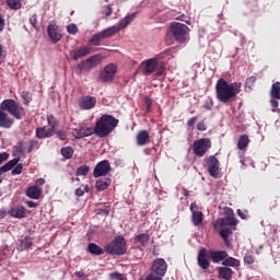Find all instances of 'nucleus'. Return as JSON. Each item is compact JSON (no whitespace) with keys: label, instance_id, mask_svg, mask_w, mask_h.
<instances>
[{"label":"nucleus","instance_id":"52","mask_svg":"<svg viewBox=\"0 0 280 280\" xmlns=\"http://www.w3.org/2000/svg\"><path fill=\"white\" fill-rule=\"evenodd\" d=\"M163 73H165V67L163 65H161L156 68L155 75L158 78H161V75H163Z\"/></svg>","mask_w":280,"mask_h":280},{"label":"nucleus","instance_id":"8","mask_svg":"<svg viewBox=\"0 0 280 280\" xmlns=\"http://www.w3.org/2000/svg\"><path fill=\"white\" fill-rule=\"evenodd\" d=\"M104 57H102L101 54H96L83 61H81L77 69L82 73V71H91V69H95V67L102 65V60Z\"/></svg>","mask_w":280,"mask_h":280},{"label":"nucleus","instance_id":"14","mask_svg":"<svg viewBox=\"0 0 280 280\" xmlns=\"http://www.w3.org/2000/svg\"><path fill=\"white\" fill-rule=\"evenodd\" d=\"M97 104V97L85 95L79 98V107L81 110H91V108H95Z\"/></svg>","mask_w":280,"mask_h":280},{"label":"nucleus","instance_id":"19","mask_svg":"<svg viewBox=\"0 0 280 280\" xmlns=\"http://www.w3.org/2000/svg\"><path fill=\"white\" fill-rule=\"evenodd\" d=\"M142 65H144V68L142 69L143 75H152V73H154L156 67L159 66V61L152 58L143 61Z\"/></svg>","mask_w":280,"mask_h":280},{"label":"nucleus","instance_id":"3","mask_svg":"<svg viewBox=\"0 0 280 280\" xmlns=\"http://www.w3.org/2000/svg\"><path fill=\"white\" fill-rule=\"evenodd\" d=\"M237 219H235L233 215H228L221 219H218L213 226L215 231H218L220 237H222L225 246H229L231 242H229V236L233 235V231L236 230L235 226H237Z\"/></svg>","mask_w":280,"mask_h":280},{"label":"nucleus","instance_id":"12","mask_svg":"<svg viewBox=\"0 0 280 280\" xmlns=\"http://www.w3.org/2000/svg\"><path fill=\"white\" fill-rule=\"evenodd\" d=\"M47 33L54 45L62 40V30H60V26L57 25L56 23H51L47 26Z\"/></svg>","mask_w":280,"mask_h":280},{"label":"nucleus","instance_id":"16","mask_svg":"<svg viewBox=\"0 0 280 280\" xmlns=\"http://www.w3.org/2000/svg\"><path fill=\"white\" fill-rule=\"evenodd\" d=\"M197 264L201 267L202 270H209L211 261H209V252L207 248H201L198 253Z\"/></svg>","mask_w":280,"mask_h":280},{"label":"nucleus","instance_id":"33","mask_svg":"<svg viewBox=\"0 0 280 280\" xmlns=\"http://www.w3.org/2000/svg\"><path fill=\"white\" fill-rule=\"evenodd\" d=\"M222 266H225V268H229V267L238 268V266H240V260H237V258L226 257V258L222 261Z\"/></svg>","mask_w":280,"mask_h":280},{"label":"nucleus","instance_id":"21","mask_svg":"<svg viewBox=\"0 0 280 280\" xmlns=\"http://www.w3.org/2000/svg\"><path fill=\"white\" fill-rule=\"evenodd\" d=\"M14 126V119L8 115L2 108H0V128L10 129Z\"/></svg>","mask_w":280,"mask_h":280},{"label":"nucleus","instance_id":"44","mask_svg":"<svg viewBox=\"0 0 280 280\" xmlns=\"http://www.w3.org/2000/svg\"><path fill=\"white\" fill-rule=\"evenodd\" d=\"M277 100H279V98H277V97H271L270 98V104H271L272 113H277V108H279V101H277Z\"/></svg>","mask_w":280,"mask_h":280},{"label":"nucleus","instance_id":"45","mask_svg":"<svg viewBox=\"0 0 280 280\" xmlns=\"http://www.w3.org/2000/svg\"><path fill=\"white\" fill-rule=\"evenodd\" d=\"M21 97L24 100V104H30L32 102V97L30 96V92L23 91L21 93Z\"/></svg>","mask_w":280,"mask_h":280},{"label":"nucleus","instance_id":"63","mask_svg":"<svg viewBox=\"0 0 280 280\" xmlns=\"http://www.w3.org/2000/svg\"><path fill=\"white\" fill-rule=\"evenodd\" d=\"M74 276L78 278V279H82L84 277V272L83 271H75L74 272Z\"/></svg>","mask_w":280,"mask_h":280},{"label":"nucleus","instance_id":"38","mask_svg":"<svg viewBox=\"0 0 280 280\" xmlns=\"http://www.w3.org/2000/svg\"><path fill=\"white\" fill-rule=\"evenodd\" d=\"M32 244H33V238L31 236H25L21 241V249L22 250H27V248H32Z\"/></svg>","mask_w":280,"mask_h":280},{"label":"nucleus","instance_id":"54","mask_svg":"<svg viewBox=\"0 0 280 280\" xmlns=\"http://www.w3.org/2000/svg\"><path fill=\"white\" fill-rule=\"evenodd\" d=\"M196 121H198V117H192L187 121L188 128H194L196 126Z\"/></svg>","mask_w":280,"mask_h":280},{"label":"nucleus","instance_id":"59","mask_svg":"<svg viewBox=\"0 0 280 280\" xmlns=\"http://www.w3.org/2000/svg\"><path fill=\"white\" fill-rule=\"evenodd\" d=\"M75 196H78V198H82V196H84V189L77 188L75 189Z\"/></svg>","mask_w":280,"mask_h":280},{"label":"nucleus","instance_id":"1","mask_svg":"<svg viewBox=\"0 0 280 280\" xmlns=\"http://www.w3.org/2000/svg\"><path fill=\"white\" fill-rule=\"evenodd\" d=\"M242 92V82L229 83L224 78L217 81L215 95L221 104H231L237 100V95Z\"/></svg>","mask_w":280,"mask_h":280},{"label":"nucleus","instance_id":"7","mask_svg":"<svg viewBox=\"0 0 280 280\" xmlns=\"http://www.w3.org/2000/svg\"><path fill=\"white\" fill-rule=\"evenodd\" d=\"M211 138H200L192 143V154L202 158L211 150Z\"/></svg>","mask_w":280,"mask_h":280},{"label":"nucleus","instance_id":"34","mask_svg":"<svg viewBox=\"0 0 280 280\" xmlns=\"http://www.w3.org/2000/svg\"><path fill=\"white\" fill-rule=\"evenodd\" d=\"M5 3L10 10H21L23 7L21 0H5Z\"/></svg>","mask_w":280,"mask_h":280},{"label":"nucleus","instance_id":"49","mask_svg":"<svg viewBox=\"0 0 280 280\" xmlns=\"http://www.w3.org/2000/svg\"><path fill=\"white\" fill-rule=\"evenodd\" d=\"M14 148H15V152L18 154H23V152H24L23 141H19Z\"/></svg>","mask_w":280,"mask_h":280},{"label":"nucleus","instance_id":"15","mask_svg":"<svg viewBox=\"0 0 280 280\" xmlns=\"http://www.w3.org/2000/svg\"><path fill=\"white\" fill-rule=\"evenodd\" d=\"M91 135H95L94 127H86L84 125H80L72 131V136L77 139H84V137H91Z\"/></svg>","mask_w":280,"mask_h":280},{"label":"nucleus","instance_id":"48","mask_svg":"<svg viewBox=\"0 0 280 280\" xmlns=\"http://www.w3.org/2000/svg\"><path fill=\"white\" fill-rule=\"evenodd\" d=\"M236 213L242 220H246V218H248V211L246 210L237 209Z\"/></svg>","mask_w":280,"mask_h":280},{"label":"nucleus","instance_id":"20","mask_svg":"<svg viewBox=\"0 0 280 280\" xmlns=\"http://www.w3.org/2000/svg\"><path fill=\"white\" fill-rule=\"evenodd\" d=\"M89 54H91V48H89V46H82L70 51V57L72 60H80V58H84L89 56Z\"/></svg>","mask_w":280,"mask_h":280},{"label":"nucleus","instance_id":"46","mask_svg":"<svg viewBox=\"0 0 280 280\" xmlns=\"http://www.w3.org/2000/svg\"><path fill=\"white\" fill-rule=\"evenodd\" d=\"M55 135H57L58 139H60V141H66L67 140V132L63 130H55Z\"/></svg>","mask_w":280,"mask_h":280},{"label":"nucleus","instance_id":"25","mask_svg":"<svg viewBox=\"0 0 280 280\" xmlns=\"http://www.w3.org/2000/svg\"><path fill=\"white\" fill-rule=\"evenodd\" d=\"M26 196L32 200H38L43 196V189L38 186H31L26 190Z\"/></svg>","mask_w":280,"mask_h":280},{"label":"nucleus","instance_id":"18","mask_svg":"<svg viewBox=\"0 0 280 280\" xmlns=\"http://www.w3.org/2000/svg\"><path fill=\"white\" fill-rule=\"evenodd\" d=\"M135 16H137V12L128 14L125 19L120 20L117 25L110 26L109 28H116L115 34L121 32V30H126V26L130 24L131 21H135Z\"/></svg>","mask_w":280,"mask_h":280},{"label":"nucleus","instance_id":"22","mask_svg":"<svg viewBox=\"0 0 280 280\" xmlns=\"http://www.w3.org/2000/svg\"><path fill=\"white\" fill-rule=\"evenodd\" d=\"M9 215L11 218H16L18 220H23V218L27 215V210L23 206H18L9 210Z\"/></svg>","mask_w":280,"mask_h":280},{"label":"nucleus","instance_id":"55","mask_svg":"<svg viewBox=\"0 0 280 280\" xmlns=\"http://www.w3.org/2000/svg\"><path fill=\"white\" fill-rule=\"evenodd\" d=\"M8 159H10V153L8 152L0 153V165L1 163H3V161H8Z\"/></svg>","mask_w":280,"mask_h":280},{"label":"nucleus","instance_id":"39","mask_svg":"<svg viewBox=\"0 0 280 280\" xmlns=\"http://www.w3.org/2000/svg\"><path fill=\"white\" fill-rule=\"evenodd\" d=\"M40 148V143L38 140H30L28 141V147L26 148L27 154L34 152V150H38Z\"/></svg>","mask_w":280,"mask_h":280},{"label":"nucleus","instance_id":"37","mask_svg":"<svg viewBox=\"0 0 280 280\" xmlns=\"http://www.w3.org/2000/svg\"><path fill=\"white\" fill-rule=\"evenodd\" d=\"M61 155L63 156V159H73V153L75 152L71 147H63L60 150Z\"/></svg>","mask_w":280,"mask_h":280},{"label":"nucleus","instance_id":"31","mask_svg":"<svg viewBox=\"0 0 280 280\" xmlns=\"http://www.w3.org/2000/svg\"><path fill=\"white\" fill-rule=\"evenodd\" d=\"M249 143H250V139L248 138V135H242L238 138L237 148H238V150H246V148H248Z\"/></svg>","mask_w":280,"mask_h":280},{"label":"nucleus","instance_id":"32","mask_svg":"<svg viewBox=\"0 0 280 280\" xmlns=\"http://www.w3.org/2000/svg\"><path fill=\"white\" fill-rule=\"evenodd\" d=\"M88 252L91 255H104V249L102 247H100L97 244L95 243H90L88 245Z\"/></svg>","mask_w":280,"mask_h":280},{"label":"nucleus","instance_id":"4","mask_svg":"<svg viewBox=\"0 0 280 280\" xmlns=\"http://www.w3.org/2000/svg\"><path fill=\"white\" fill-rule=\"evenodd\" d=\"M0 108L4 113H9L14 119L21 120L23 117H25V108L19 104V102L7 98L0 103Z\"/></svg>","mask_w":280,"mask_h":280},{"label":"nucleus","instance_id":"47","mask_svg":"<svg viewBox=\"0 0 280 280\" xmlns=\"http://www.w3.org/2000/svg\"><path fill=\"white\" fill-rule=\"evenodd\" d=\"M67 32L68 34L75 35V33L78 32V26L75 24H69L67 26Z\"/></svg>","mask_w":280,"mask_h":280},{"label":"nucleus","instance_id":"28","mask_svg":"<svg viewBox=\"0 0 280 280\" xmlns=\"http://www.w3.org/2000/svg\"><path fill=\"white\" fill-rule=\"evenodd\" d=\"M113 180L110 178H101L95 183L96 191H106L112 185Z\"/></svg>","mask_w":280,"mask_h":280},{"label":"nucleus","instance_id":"29","mask_svg":"<svg viewBox=\"0 0 280 280\" xmlns=\"http://www.w3.org/2000/svg\"><path fill=\"white\" fill-rule=\"evenodd\" d=\"M205 220V213L202 211H192L191 213V222L194 226H200L202 224V221Z\"/></svg>","mask_w":280,"mask_h":280},{"label":"nucleus","instance_id":"9","mask_svg":"<svg viewBox=\"0 0 280 280\" xmlns=\"http://www.w3.org/2000/svg\"><path fill=\"white\" fill-rule=\"evenodd\" d=\"M205 167H207L209 175L212 178H218L220 176V160L215 155H210L205 158Z\"/></svg>","mask_w":280,"mask_h":280},{"label":"nucleus","instance_id":"64","mask_svg":"<svg viewBox=\"0 0 280 280\" xmlns=\"http://www.w3.org/2000/svg\"><path fill=\"white\" fill-rule=\"evenodd\" d=\"M5 218V210H0V220H3Z\"/></svg>","mask_w":280,"mask_h":280},{"label":"nucleus","instance_id":"60","mask_svg":"<svg viewBox=\"0 0 280 280\" xmlns=\"http://www.w3.org/2000/svg\"><path fill=\"white\" fill-rule=\"evenodd\" d=\"M26 205L30 209H36V207H38V203L34 201H26Z\"/></svg>","mask_w":280,"mask_h":280},{"label":"nucleus","instance_id":"36","mask_svg":"<svg viewBox=\"0 0 280 280\" xmlns=\"http://www.w3.org/2000/svg\"><path fill=\"white\" fill-rule=\"evenodd\" d=\"M270 97H277L280 100V82L277 81L271 85Z\"/></svg>","mask_w":280,"mask_h":280},{"label":"nucleus","instance_id":"35","mask_svg":"<svg viewBox=\"0 0 280 280\" xmlns=\"http://www.w3.org/2000/svg\"><path fill=\"white\" fill-rule=\"evenodd\" d=\"M48 126L50 127L49 130H51L56 135V128H58V120L54 115L47 116Z\"/></svg>","mask_w":280,"mask_h":280},{"label":"nucleus","instance_id":"2","mask_svg":"<svg viewBox=\"0 0 280 280\" xmlns=\"http://www.w3.org/2000/svg\"><path fill=\"white\" fill-rule=\"evenodd\" d=\"M119 126V119L115 118L113 115L104 114L95 122L94 135L104 139L113 132Z\"/></svg>","mask_w":280,"mask_h":280},{"label":"nucleus","instance_id":"10","mask_svg":"<svg viewBox=\"0 0 280 280\" xmlns=\"http://www.w3.org/2000/svg\"><path fill=\"white\" fill-rule=\"evenodd\" d=\"M117 32L116 28H106L95 35H93L90 39V43L92 45H94L95 47H100L102 40H104V38H110V36H115V33Z\"/></svg>","mask_w":280,"mask_h":280},{"label":"nucleus","instance_id":"43","mask_svg":"<svg viewBox=\"0 0 280 280\" xmlns=\"http://www.w3.org/2000/svg\"><path fill=\"white\" fill-rule=\"evenodd\" d=\"M255 82H257V77H249L246 79L245 86L253 89V86H255Z\"/></svg>","mask_w":280,"mask_h":280},{"label":"nucleus","instance_id":"56","mask_svg":"<svg viewBox=\"0 0 280 280\" xmlns=\"http://www.w3.org/2000/svg\"><path fill=\"white\" fill-rule=\"evenodd\" d=\"M110 277L112 279H115V280H124V276L118 272L110 273Z\"/></svg>","mask_w":280,"mask_h":280},{"label":"nucleus","instance_id":"11","mask_svg":"<svg viewBox=\"0 0 280 280\" xmlns=\"http://www.w3.org/2000/svg\"><path fill=\"white\" fill-rule=\"evenodd\" d=\"M115 73H117V66H115V63H108L104 67L103 71H101L98 79L101 82H110L114 80Z\"/></svg>","mask_w":280,"mask_h":280},{"label":"nucleus","instance_id":"61","mask_svg":"<svg viewBox=\"0 0 280 280\" xmlns=\"http://www.w3.org/2000/svg\"><path fill=\"white\" fill-rule=\"evenodd\" d=\"M44 184H45V179L44 178H38L35 182V187H40Z\"/></svg>","mask_w":280,"mask_h":280},{"label":"nucleus","instance_id":"6","mask_svg":"<svg viewBox=\"0 0 280 280\" xmlns=\"http://www.w3.org/2000/svg\"><path fill=\"white\" fill-rule=\"evenodd\" d=\"M171 34L176 43H185L187 35L189 34V26L183 23L174 22L171 25Z\"/></svg>","mask_w":280,"mask_h":280},{"label":"nucleus","instance_id":"5","mask_svg":"<svg viewBox=\"0 0 280 280\" xmlns=\"http://www.w3.org/2000/svg\"><path fill=\"white\" fill-rule=\"evenodd\" d=\"M127 250L126 238L121 235L116 236L110 243L105 245V252L108 255H126Z\"/></svg>","mask_w":280,"mask_h":280},{"label":"nucleus","instance_id":"26","mask_svg":"<svg viewBox=\"0 0 280 280\" xmlns=\"http://www.w3.org/2000/svg\"><path fill=\"white\" fill-rule=\"evenodd\" d=\"M54 132L46 127H38L36 128L35 136L37 139H51L54 137Z\"/></svg>","mask_w":280,"mask_h":280},{"label":"nucleus","instance_id":"50","mask_svg":"<svg viewBox=\"0 0 280 280\" xmlns=\"http://www.w3.org/2000/svg\"><path fill=\"white\" fill-rule=\"evenodd\" d=\"M144 104L147 106V113H150L152 110V100H150V97H145L144 98Z\"/></svg>","mask_w":280,"mask_h":280},{"label":"nucleus","instance_id":"62","mask_svg":"<svg viewBox=\"0 0 280 280\" xmlns=\"http://www.w3.org/2000/svg\"><path fill=\"white\" fill-rule=\"evenodd\" d=\"M190 211L194 213V211H198V205L196 202L190 203Z\"/></svg>","mask_w":280,"mask_h":280},{"label":"nucleus","instance_id":"53","mask_svg":"<svg viewBox=\"0 0 280 280\" xmlns=\"http://www.w3.org/2000/svg\"><path fill=\"white\" fill-rule=\"evenodd\" d=\"M244 261H245V264L250 265V264H254V262H255V258L253 257V255L247 254V255H245V257H244Z\"/></svg>","mask_w":280,"mask_h":280},{"label":"nucleus","instance_id":"58","mask_svg":"<svg viewBox=\"0 0 280 280\" xmlns=\"http://www.w3.org/2000/svg\"><path fill=\"white\" fill-rule=\"evenodd\" d=\"M5 30V19H3V15L0 13V32Z\"/></svg>","mask_w":280,"mask_h":280},{"label":"nucleus","instance_id":"23","mask_svg":"<svg viewBox=\"0 0 280 280\" xmlns=\"http://www.w3.org/2000/svg\"><path fill=\"white\" fill-rule=\"evenodd\" d=\"M218 277L219 279H224V280H231L233 279V269L231 267H218Z\"/></svg>","mask_w":280,"mask_h":280},{"label":"nucleus","instance_id":"27","mask_svg":"<svg viewBox=\"0 0 280 280\" xmlns=\"http://www.w3.org/2000/svg\"><path fill=\"white\" fill-rule=\"evenodd\" d=\"M21 161L20 158H14L13 160H10L7 164L2 165L0 167V185L3 183V178L1 177L2 174H5V172H10Z\"/></svg>","mask_w":280,"mask_h":280},{"label":"nucleus","instance_id":"30","mask_svg":"<svg viewBox=\"0 0 280 280\" xmlns=\"http://www.w3.org/2000/svg\"><path fill=\"white\" fill-rule=\"evenodd\" d=\"M136 242L142 246L143 248H145V246H148V244H150V234L148 233H141L138 234L136 236Z\"/></svg>","mask_w":280,"mask_h":280},{"label":"nucleus","instance_id":"41","mask_svg":"<svg viewBox=\"0 0 280 280\" xmlns=\"http://www.w3.org/2000/svg\"><path fill=\"white\" fill-rule=\"evenodd\" d=\"M101 13L105 16V19H108V16L113 14V7H110V4L104 5Z\"/></svg>","mask_w":280,"mask_h":280},{"label":"nucleus","instance_id":"51","mask_svg":"<svg viewBox=\"0 0 280 280\" xmlns=\"http://www.w3.org/2000/svg\"><path fill=\"white\" fill-rule=\"evenodd\" d=\"M30 23L31 25L36 30V25L38 24V18L36 14H33L31 18H30Z\"/></svg>","mask_w":280,"mask_h":280},{"label":"nucleus","instance_id":"57","mask_svg":"<svg viewBox=\"0 0 280 280\" xmlns=\"http://www.w3.org/2000/svg\"><path fill=\"white\" fill-rule=\"evenodd\" d=\"M197 130H199L200 132H205V130H207V126L205 125V122H199L197 124Z\"/></svg>","mask_w":280,"mask_h":280},{"label":"nucleus","instance_id":"40","mask_svg":"<svg viewBox=\"0 0 280 280\" xmlns=\"http://www.w3.org/2000/svg\"><path fill=\"white\" fill-rule=\"evenodd\" d=\"M89 172H91V167H89L88 165H82L80 167L77 168V176H86L89 174Z\"/></svg>","mask_w":280,"mask_h":280},{"label":"nucleus","instance_id":"17","mask_svg":"<svg viewBox=\"0 0 280 280\" xmlns=\"http://www.w3.org/2000/svg\"><path fill=\"white\" fill-rule=\"evenodd\" d=\"M209 253V259L213 264H220V261H224L226 257H229V253L226 250H210Z\"/></svg>","mask_w":280,"mask_h":280},{"label":"nucleus","instance_id":"42","mask_svg":"<svg viewBox=\"0 0 280 280\" xmlns=\"http://www.w3.org/2000/svg\"><path fill=\"white\" fill-rule=\"evenodd\" d=\"M12 176H19L20 174H23V164L16 163L14 165V168L11 172Z\"/></svg>","mask_w":280,"mask_h":280},{"label":"nucleus","instance_id":"24","mask_svg":"<svg viewBox=\"0 0 280 280\" xmlns=\"http://www.w3.org/2000/svg\"><path fill=\"white\" fill-rule=\"evenodd\" d=\"M137 145H148L150 143V132L140 130L136 137Z\"/></svg>","mask_w":280,"mask_h":280},{"label":"nucleus","instance_id":"13","mask_svg":"<svg viewBox=\"0 0 280 280\" xmlns=\"http://www.w3.org/2000/svg\"><path fill=\"white\" fill-rule=\"evenodd\" d=\"M110 172V162L108 160H103L96 164L93 171L94 178H100L106 176Z\"/></svg>","mask_w":280,"mask_h":280}]
</instances>
